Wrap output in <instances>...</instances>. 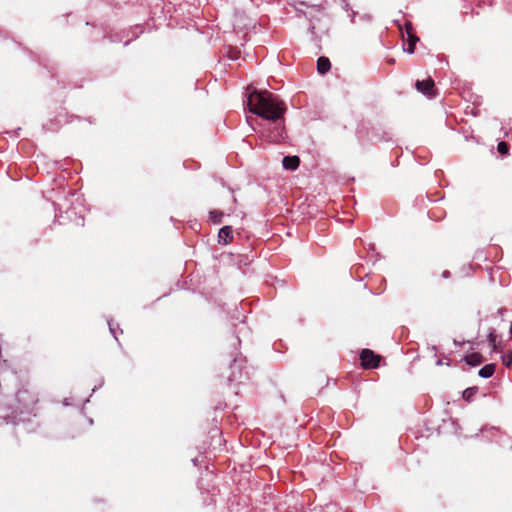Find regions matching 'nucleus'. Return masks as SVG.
Returning a JSON list of instances; mask_svg holds the SVG:
<instances>
[{"label":"nucleus","mask_w":512,"mask_h":512,"mask_svg":"<svg viewBox=\"0 0 512 512\" xmlns=\"http://www.w3.org/2000/svg\"><path fill=\"white\" fill-rule=\"evenodd\" d=\"M247 106L251 113L267 121L262 136L271 143H281L286 136L284 114L286 104L268 90L253 89L248 93Z\"/></svg>","instance_id":"f257e3e1"},{"label":"nucleus","mask_w":512,"mask_h":512,"mask_svg":"<svg viewBox=\"0 0 512 512\" xmlns=\"http://www.w3.org/2000/svg\"><path fill=\"white\" fill-rule=\"evenodd\" d=\"M2 418L6 424H29L40 409L39 393L29 383L21 384Z\"/></svg>","instance_id":"f03ea898"},{"label":"nucleus","mask_w":512,"mask_h":512,"mask_svg":"<svg viewBox=\"0 0 512 512\" xmlns=\"http://www.w3.org/2000/svg\"><path fill=\"white\" fill-rule=\"evenodd\" d=\"M360 360L364 369H375L380 365L381 356L371 349L365 348L360 353Z\"/></svg>","instance_id":"7ed1b4c3"},{"label":"nucleus","mask_w":512,"mask_h":512,"mask_svg":"<svg viewBox=\"0 0 512 512\" xmlns=\"http://www.w3.org/2000/svg\"><path fill=\"white\" fill-rule=\"evenodd\" d=\"M415 88L418 92L422 93L428 98H433L437 95L434 80L430 77L425 80H417L415 83Z\"/></svg>","instance_id":"20e7f679"},{"label":"nucleus","mask_w":512,"mask_h":512,"mask_svg":"<svg viewBox=\"0 0 512 512\" xmlns=\"http://www.w3.org/2000/svg\"><path fill=\"white\" fill-rule=\"evenodd\" d=\"M492 437L495 439L496 443L506 449V450H512V437L508 434L498 430V429H491L490 431Z\"/></svg>","instance_id":"39448f33"},{"label":"nucleus","mask_w":512,"mask_h":512,"mask_svg":"<svg viewBox=\"0 0 512 512\" xmlns=\"http://www.w3.org/2000/svg\"><path fill=\"white\" fill-rule=\"evenodd\" d=\"M233 241V228L226 225L219 230L218 243L222 245L230 244Z\"/></svg>","instance_id":"423d86ee"},{"label":"nucleus","mask_w":512,"mask_h":512,"mask_svg":"<svg viewBox=\"0 0 512 512\" xmlns=\"http://www.w3.org/2000/svg\"><path fill=\"white\" fill-rule=\"evenodd\" d=\"M230 375L228 376V380L230 382H241L242 380V364L238 362L236 359L230 365Z\"/></svg>","instance_id":"0eeeda50"},{"label":"nucleus","mask_w":512,"mask_h":512,"mask_svg":"<svg viewBox=\"0 0 512 512\" xmlns=\"http://www.w3.org/2000/svg\"><path fill=\"white\" fill-rule=\"evenodd\" d=\"M282 165L286 170L294 171L300 165V158L297 155L285 156L282 160Z\"/></svg>","instance_id":"6e6552de"},{"label":"nucleus","mask_w":512,"mask_h":512,"mask_svg":"<svg viewBox=\"0 0 512 512\" xmlns=\"http://www.w3.org/2000/svg\"><path fill=\"white\" fill-rule=\"evenodd\" d=\"M463 361L471 367H476L483 363L484 358L480 353L473 352L471 354L465 355Z\"/></svg>","instance_id":"1a4fd4ad"},{"label":"nucleus","mask_w":512,"mask_h":512,"mask_svg":"<svg viewBox=\"0 0 512 512\" xmlns=\"http://www.w3.org/2000/svg\"><path fill=\"white\" fill-rule=\"evenodd\" d=\"M331 68V62L329 58L325 56H321L317 60V71L319 74L324 75L326 74Z\"/></svg>","instance_id":"9d476101"},{"label":"nucleus","mask_w":512,"mask_h":512,"mask_svg":"<svg viewBox=\"0 0 512 512\" xmlns=\"http://www.w3.org/2000/svg\"><path fill=\"white\" fill-rule=\"evenodd\" d=\"M495 369L496 365L494 363L486 364L478 371V375L482 378H490L493 376Z\"/></svg>","instance_id":"9b49d317"},{"label":"nucleus","mask_w":512,"mask_h":512,"mask_svg":"<svg viewBox=\"0 0 512 512\" xmlns=\"http://www.w3.org/2000/svg\"><path fill=\"white\" fill-rule=\"evenodd\" d=\"M419 41V38L416 35H410V37H407V47L404 48V51L408 52L409 54L414 53L415 45Z\"/></svg>","instance_id":"f8f14e48"},{"label":"nucleus","mask_w":512,"mask_h":512,"mask_svg":"<svg viewBox=\"0 0 512 512\" xmlns=\"http://www.w3.org/2000/svg\"><path fill=\"white\" fill-rule=\"evenodd\" d=\"M477 392H478V387H476V386L468 387L462 392V398L465 401L470 402L472 400V398L477 394Z\"/></svg>","instance_id":"ddd939ff"},{"label":"nucleus","mask_w":512,"mask_h":512,"mask_svg":"<svg viewBox=\"0 0 512 512\" xmlns=\"http://www.w3.org/2000/svg\"><path fill=\"white\" fill-rule=\"evenodd\" d=\"M223 212L220 210H211L209 212V219L213 224H220L223 219Z\"/></svg>","instance_id":"4468645a"},{"label":"nucleus","mask_w":512,"mask_h":512,"mask_svg":"<svg viewBox=\"0 0 512 512\" xmlns=\"http://www.w3.org/2000/svg\"><path fill=\"white\" fill-rule=\"evenodd\" d=\"M108 326H109V330H110L111 334L114 336V338L116 340H118V333H120V334L123 333L122 329L119 327V324L114 323L113 320H110V321H108Z\"/></svg>","instance_id":"2eb2a0df"},{"label":"nucleus","mask_w":512,"mask_h":512,"mask_svg":"<svg viewBox=\"0 0 512 512\" xmlns=\"http://www.w3.org/2000/svg\"><path fill=\"white\" fill-rule=\"evenodd\" d=\"M487 340H488V342H489L490 346L492 347V350H493V351H496V350L498 349V347H497V343H496V342H497V335L495 334L494 329H492V330L489 332V334H488V336H487Z\"/></svg>","instance_id":"dca6fc26"},{"label":"nucleus","mask_w":512,"mask_h":512,"mask_svg":"<svg viewBox=\"0 0 512 512\" xmlns=\"http://www.w3.org/2000/svg\"><path fill=\"white\" fill-rule=\"evenodd\" d=\"M502 363L505 367H510L512 364V351H507L501 357Z\"/></svg>","instance_id":"f3484780"},{"label":"nucleus","mask_w":512,"mask_h":512,"mask_svg":"<svg viewBox=\"0 0 512 512\" xmlns=\"http://www.w3.org/2000/svg\"><path fill=\"white\" fill-rule=\"evenodd\" d=\"M497 150L500 154L507 155L509 152V145L504 141H500L497 145Z\"/></svg>","instance_id":"a211bd4d"},{"label":"nucleus","mask_w":512,"mask_h":512,"mask_svg":"<svg viewBox=\"0 0 512 512\" xmlns=\"http://www.w3.org/2000/svg\"><path fill=\"white\" fill-rule=\"evenodd\" d=\"M405 32L407 37H410V35H415L413 25L410 22L405 23Z\"/></svg>","instance_id":"6ab92c4d"},{"label":"nucleus","mask_w":512,"mask_h":512,"mask_svg":"<svg viewBox=\"0 0 512 512\" xmlns=\"http://www.w3.org/2000/svg\"><path fill=\"white\" fill-rule=\"evenodd\" d=\"M442 276H443V278H449L450 277V272L445 270V271H443Z\"/></svg>","instance_id":"aec40b11"},{"label":"nucleus","mask_w":512,"mask_h":512,"mask_svg":"<svg viewBox=\"0 0 512 512\" xmlns=\"http://www.w3.org/2000/svg\"><path fill=\"white\" fill-rule=\"evenodd\" d=\"M386 62L389 64V65H393L395 63V59L394 58H388L386 59Z\"/></svg>","instance_id":"412c9836"},{"label":"nucleus","mask_w":512,"mask_h":512,"mask_svg":"<svg viewBox=\"0 0 512 512\" xmlns=\"http://www.w3.org/2000/svg\"><path fill=\"white\" fill-rule=\"evenodd\" d=\"M509 334L512 337V322H511V325H510V328H509Z\"/></svg>","instance_id":"4be33fe9"},{"label":"nucleus","mask_w":512,"mask_h":512,"mask_svg":"<svg viewBox=\"0 0 512 512\" xmlns=\"http://www.w3.org/2000/svg\"><path fill=\"white\" fill-rule=\"evenodd\" d=\"M214 432H215L216 434H218L219 436L221 435V432H220L218 429H215V430H214Z\"/></svg>","instance_id":"5701e85b"},{"label":"nucleus","mask_w":512,"mask_h":512,"mask_svg":"<svg viewBox=\"0 0 512 512\" xmlns=\"http://www.w3.org/2000/svg\"><path fill=\"white\" fill-rule=\"evenodd\" d=\"M442 364H443V361L439 359V360L437 361V365H442Z\"/></svg>","instance_id":"b1692460"}]
</instances>
